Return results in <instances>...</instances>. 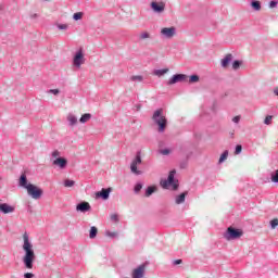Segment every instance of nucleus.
<instances>
[{
    "label": "nucleus",
    "instance_id": "1",
    "mask_svg": "<svg viewBox=\"0 0 278 278\" xmlns=\"http://www.w3.org/2000/svg\"><path fill=\"white\" fill-rule=\"evenodd\" d=\"M24 243L22 249L24 251V255L22 257V262L28 270L34 268V262H36V252L34 251V244L29 241V235L24 232L23 235Z\"/></svg>",
    "mask_w": 278,
    "mask_h": 278
},
{
    "label": "nucleus",
    "instance_id": "2",
    "mask_svg": "<svg viewBox=\"0 0 278 278\" xmlns=\"http://www.w3.org/2000/svg\"><path fill=\"white\" fill-rule=\"evenodd\" d=\"M163 112V109H157L152 115V121L153 123H155V125L159 126L160 134H164V131L166 130V125H168V119H166V116L162 115Z\"/></svg>",
    "mask_w": 278,
    "mask_h": 278
},
{
    "label": "nucleus",
    "instance_id": "3",
    "mask_svg": "<svg viewBox=\"0 0 278 278\" xmlns=\"http://www.w3.org/2000/svg\"><path fill=\"white\" fill-rule=\"evenodd\" d=\"M242 236H244V231H242V229H238L231 226L228 227L227 230L224 232V238L228 242L231 240H238L242 238Z\"/></svg>",
    "mask_w": 278,
    "mask_h": 278
},
{
    "label": "nucleus",
    "instance_id": "4",
    "mask_svg": "<svg viewBox=\"0 0 278 278\" xmlns=\"http://www.w3.org/2000/svg\"><path fill=\"white\" fill-rule=\"evenodd\" d=\"M176 170L173 169L169 172L167 179L161 180V186L165 190L168 189V186H173V190H177L179 188V181L175 180Z\"/></svg>",
    "mask_w": 278,
    "mask_h": 278
},
{
    "label": "nucleus",
    "instance_id": "5",
    "mask_svg": "<svg viewBox=\"0 0 278 278\" xmlns=\"http://www.w3.org/2000/svg\"><path fill=\"white\" fill-rule=\"evenodd\" d=\"M138 164H142V152L138 151L135 159L130 164V170L134 175H142V172L138 169Z\"/></svg>",
    "mask_w": 278,
    "mask_h": 278
},
{
    "label": "nucleus",
    "instance_id": "6",
    "mask_svg": "<svg viewBox=\"0 0 278 278\" xmlns=\"http://www.w3.org/2000/svg\"><path fill=\"white\" fill-rule=\"evenodd\" d=\"M85 62L86 58L84 56V49L80 48L74 55L73 65L76 68H81V64H84Z\"/></svg>",
    "mask_w": 278,
    "mask_h": 278
},
{
    "label": "nucleus",
    "instance_id": "7",
    "mask_svg": "<svg viewBox=\"0 0 278 278\" xmlns=\"http://www.w3.org/2000/svg\"><path fill=\"white\" fill-rule=\"evenodd\" d=\"M26 190H27L28 195L31 197V199H35V200L40 199L42 197V193H43L42 189H40V188H38V187H36L35 185H31V184L28 185V189H26Z\"/></svg>",
    "mask_w": 278,
    "mask_h": 278
},
{
    "label": "nucleus",
    "instance_id": "8",
    "mask_svg": "<svg viewBox=\"0 0 278 278\" xmlns=\"http://www.w3.org/2000/svg\"><path fill=\"white\" fill-rule=\"evenodd\" d=\"M161 34L164 36V38L170 39L177 34V28H175V26L164 27L161 29Z\"/></svg>",
    "mask_w": 278,
    "mask_h": 278
},
{
    "label": "nucleus",
    "instance_id": "9",
    "mask_svg": "<svg viewBox=\"0 0 278 278\" xmlns=\"http://www.w3.org/2000/svg\"><path fill=\"white\" fill-rule=\"evenodd\" d=\"M150 8L156 14H162V12H164V10L166 9V4L164 2H155V1H153V2H151Z\"/></svg>",
    "mask_w": 278,
    "mask_h": 278
},
{
    "label": "nucleus",
    "instance_id": "10",
    "mask_svg": "<svg viewBox=\"0 0 278 278\" xmlns=\"http://www.w3.org/2000/svg\"><path fill=\"white\" fill-rule=\"evenodd\" d=\"M110 192H112V187L102 188L101 191L96 192L97 199H102L103 201H108L110 199Z\"/></svg>",
    "mask_w": 278,
    "mask_h": 278
},
{
    "label": "nucleus",
    "instance_id": "11",
    "mask_svg": "<svg viewBox=\"0 0 278 278\" xmlns=\"http://www.w3.org/2000/svg\"><path fill=\"white\" fill-rule=\"evenodd\" d=\"M188 79V75L186 74H176L172 76V78L168 80V86H173L174 84H179V81H186Z\"/></svg>",
    "mask_w": 278,
    "mask_h": 278
},
{
    "label": "nucleus",
    "instance_id": "12",
    "mask_svg": "<svg viewBox=\"0 0 278 278\" xmlns=\"http://www.w3.org/2000/svg\"><path fill=\"white\" fill-rule=\"evenodd\" d=\"M144 270H147V264H141L132 270V278H143Z\"/></svg>",
    "mask_w": 278,
    "mask_h": 278
},
{
    "label": "nucleus",
    "instance_id": "13",
    "mask_svg": "<svg viewBox=\"0 0 278 278\" xmlns=\"http://www.w3.org/2000/svg\"><path fill=\"white\" fill-rule=\"evenodd\" d=\"M52 165L59 166L61 168V170H64V168H66V166H68V160H66L64 157H56V159L52 160Z\"/></svg>",
    "mask_w": 278,
    "mask_h": 278
},
{
    "label": "nucleus",
    "instance_id": "14",
    "mask_svg": "<svg viewBox=\"0 0 278 278\" xmlns=\"http://www.w3.org/2000/svg\"><path fill=\"white\" fill-rule=\"evenodd\" d=\"M92 210V206H90V203L83 201L76 205V212H81L83 214H86V212H90Z\"/></svg>",
    "mask_w": 278,
    "mask_h": 278
},
{
    "label": "nucleus",
    "instance_id": "15",
    "mask_svg": "<svg viewBox=\"0 0 278 278\" xmlns=\"http://www.w3.org/2000/svg\"><path fill=\"white\" fill-rule=\"evenodd\" d=\"M14 206L8 203H0V212L1 214H12L14 212Z\"/></svg>",
    "mask_w": 278,
    "mask_h": 278
},
{
    "label": "nucleus",
    "instance_id": "16",
    "mask_svg": "<svg viewBox=\"0 0 278 278\" xmlns=\"http://www.w3.org/2000/svg\"><path fill=\"white\" fill-rule=\"evenodd\" d=\"M231 60H233V54L231 53L226 54V56L222 59V68H227L231 63Z\"/></svg>",
    "mask_w": 278,
    "mask_h": 278
},
{
    "label": "nucleus",
    "instance_id": "17",
    "mask_svg": "<svg viewBox=\"0 0 278 278\" xmlns=\"http://www.w3.org/2000/svg\"><path fill=\"white\" fill-rule=\"evenodd\" d=\"M186 197H188V191H185L177 195L175 199L176 205H181V203H186Z\"/></svg>",
    "mask_w": 278,
    "mask_h": 278
},
{
    "label": "nucleus",
    "instance_id": "18",
    "mask_svg": "<svg viewBox=\"0 0 278 278\" xmlns=\"http://www.w3.org/2000/svg\"><path fill=\"white\" fill-rule=\"evenodd\" d=\"M20 186L26 190L29 188V184H27V176L25 174H22L20 177Z\"/></svg>",
    "mask_w": 278,
    "mask_h": 278
},
{
    "label": "nucleus",
    "instance_id": "19",
    "mask_svg": "<svg viewBox=\"0 0 278 278\" xmlns=\"http://www.w3.org/2000/svg\"><path fill=\"white\" fill-rule=\"evenodd\" d=\"M250 5L255 12H260V10H262V2H260L258 0H251Z\"/></svg>",
    "mask_w": 278,
    "mask_h": 278
},
{
    "label": "nucleus",
    "instance_id": "20",
    "mask_svg": "<svg viewBox=\"0 0 278 278\" xmlns=\"http://www.w3.org/2000/svg\"><path fill=\"white\" fill-rule=\"evenodd\" d=\"M168 68H163V70H154L152 75H155L156 77H164L166 73H168Z\"/></svg>",
    "mask_w": 278,
    "mask_h": 278
},
{
    "label": "nucleus",
    "instance_id": "21",
    "mask_svg": "<svg viewBox=\"0 0 278 278\" xmlns=\"http://www.w3.org/2000/svg\"><path fill=\"white\" fill-rule=\"evenodd\" d=\"M97 233H99V229L96 226H92L89 230V238L94 240V238H97Z\"/></svg>",
    "mask_w": 278,
    "mask_h": 278
},
{
    "label": "nucleus",
    "instance_id": "22",
    "mask_svg": "<svg viewBox=\"0 0 278 278\" xmlns=\"http://www.w3.org/2000/svg\"><path fill=\"white\" fill-rule=\"evenodd\" d=\"M92 118V114L90 113H85L81 115V117L79 118V123H88V121H90Z\"/></svg>",
    "mask_w": 278,
    "mask_h": 278
},
{
    "label": "nucleus",
    "instance_id": "23",
    "mask_svg": "<svg viewBox=\"0 0 278 278\" xmlns=\"http://www.w3.org/2000/svg\"><path fill=\"white\" fill-rule=\"evenodd\" d=\"M67 121L71 127H74V125H77V117L75 115H68Z\"/></svg>",
    "mask_w": 278,
    "mask_h": 278
},
{
    "label": "nucleus",
    "instance_id": "24",
    "mask_svg": "<svg viewBox=\"0 0 278 278\" xmlns=\"http://www.w3.org/2000/svg\"><path fill=\"white\" fill-rule=\"evenodd\" d=\"M227 157H229V151L226 150L222 153V155L219 156L218 160V164H223V162H225V160H227Z\"/></svg>",
    "mask_w": 278,
    "mask_h": 278
},
{
    "label": "nucleus",
    "instance_id": "25",
    "mask_svg": "<svg viewBox=\"0 0 278 278\" xmlns=\"http://www.w3.org/2000/svg\"><path fill=\"white\" fill-rule=\"evenodd\" d=\"M143 186L144 185L142 182H137L134 187L135 194H140V190H142Z\"/></svg>",
    "mask_w": 278,
    "mask_h": 278
},
{
    "label": "nucleus",
    "instance_id": "26",
    "mask_svg": "<svg viewBox=\"0 0 278 278\" xmlns=\"http://www.w3.org/2000/svg\"><path fill=\"white\" fill-rule=\"evenodd\" d=\"M155 190H157L156 187L150 186L146 189V197H151V194H153V192H155Z\"/></svg>",
    "mask_w": 278,
    "mask_h": 278
},
{
    "label": "nucleus",
    "instance_id": "27",
    "mask_svg": "<svg viewBox=\"0 0 278 278\" xmlns=\"http://www.w3.org/2000/svg\"><path fill=\"white\" fill-rule=\"evenodd\" d=\"M270 180L273 181V184H278V169L271 173Z\"/></svg>",
    "mask_w": 278,
    "mask_h": 278
},
{
    "label": "nucleus",
    "instance_id": "28",
    "mask_svg": "<svg viewBox=\"0 0 278 278\" xmlns=\"http://www.w3.org/2000/svg\"><path fill=\"white\" fill-rule=\"evenodd\" d=\"M241 64H242V61H240V60L233 61L232 62V70L238 71V68H240Z\"/></svg>",
    "mask_w": 278,
    "mask_h": 278
},
{
    "label": "nucleus",
    "instance_id": "29",
    "mask_svg": "<svg viewBox=\"0 0 278 278\" xmlns=\"http://www.w3.org/2000/svg\"><path fill=\"white\" fill-rule=\"evenodd\" d=\"M73 186H75V181L71 180V179H65L64 180V187L65 188H73Z\"/></svg>",
    "mask_w": 278,
    "mask_h": 278
},
{
    "label": "nucleus",
    "instance_id": "30",
    "mask_svg": "<svg viewBox=\"0 0 278 278\" xmlns=\"http://www.w3.org/2000/svg\"><path fill=\"white\" fill-rule=\"evenodd\" d=\"M270 229H277L278 227V218H274L269 222Z\"/></svg>",
    "mask_w": 278,
    "mask_h": 278
},
{
    "label": "nucleus",
    "instance_id": "31",
    "mask_svg": "<svg viewBox=\"0 0 278 278\" xmlns=\"http://www.w3.org/2000/svg\"><path fill=\"white\" fill-rule=\"evenodd\" d=\"M83 16H84L83 12H77V13H74L73 20L74 21H81Z\"/></svg>",
    "mask_w": 278,
    "mask_h": 278
},
{
    "label": "nucleus",
    "instance_id": "32",
    "mask_svg": "<svg viewBox=\"0 0 278 278\" xmlns=\"http://www.w3.org/2000/svg\"><path fill=\"white\" fill-rule=\"evenodd\" d=\"M189 81L190 84H197V81H199V75L193 74L189 77Z\"/></svg>",
    "mask_w": 278,
    "mask_h": 278
},
{
    "label": "nucleus",
    "instance_id": "33",
    "mask_svg": "<svg viewBox=\"0 0 278 278\" xmlns=\"http://www.w3.org/2000/svg\"><path fill=\"white\" fill-rule=\"evenodd\" d=\"M144 77L140 76V75H137V76H131L130 77V81H143Z\"/></svg>",
    "mask_w": 278,
    "mask_h": 278
},
{
    "label": "nucleus",
    "instance_id": "34",
    "mask_svg": "<svg viewBox=\"0 0 278 278\" xmlns=\"http://www.w3.org/2000/svg\"><path fill=\"white\" fill-rule=\"evenodd\" d=\"M140 40H147V38H151V35L147 31L141 33L139 36Z\"/></svg>",
    "mask_w": 278,
    "mask_h": 278
},
{
    "label": "nucleus",
    "instance_id": "35",
    "mask_svg": "<svg viewBox=\"0 0 278 278\" xmlns=\"http://www.w3.org/2000/svg\"><path fill=\"white\" fill-rule=\"evenodd\" d=\"M240 153H242V146L237 144L235 148V155H240Z\"/></svg>",
    "mask_w": 278,
    "mask_h": 278
},
{
    "label": "nucleus",
    "instance_id": "36",
    "mask_svg": "<svg viewBox=\"0 0 278 278\" xmlns=\"http://www.w3.org/2000/svg\"><path fill=\"white\" fill-rule=\"evenodd\" d=\"M271 121H273V115H267L264 119V124L265 125H270Z\"/></svg>",
    "mask_w": 278,
    "mask_h": 278
},
{
    "label": "nucleus",
    "instance_id": "37",
    "mask_svg": "<svg viewBox=\"0 0 278 278\" xmlns=\"http://www.w3.org/2000/svg\"><path fill=\"white\" fill-rule=\"evenodd\" d=\"M60 155H61V153H60L58 150H54V151L51 153V157H52V159H55V160H58V157H61Z\"/></svg>",
    "mask_w": 278,
    "mask_h": 278
},
{
    "label": "nucleus",
    "instance_id": "38",
    "mask_svg": "<svg viewBox=\"0 0 278 278\" xmlns=\"http://www.w3.org/2000/svg\"><path fill=\"white\" fill-rule=\"evenodd\" d=\"M56 27L58 29L66 30L68 29V24H58Z\"/></svg>",
    "mask_w": 278,
    "mask_h": 278
},
{
    "label": "nucleus",
    "instance_id": "39",
    "mask_svg": "<svg viewBox=\"0 0 278 278\" xmlns=\"http://www.w3.org/2000/svg\"><path fill=\"white\" fill-rule=\"evenodd\" d=\"M161 155H170V150L169 149H163L160 150Z\"/></svg>",
    "mask_w": 278,
    "mask_h": 278
},
{
    "label": "nucleus",
    "instance_id": "40",
    "mask_svg": "<svg viewBox=\"0 0 278 278\" xmlns=\"http://www.w3.org/2000/svg\"><path fill=\"white\" fill-rule=\"evenodd\" d=\"M179 264H184V260L178 258V260H174V261H173V265H174V266H179Z\"/></svg>",
    "mask_w": 278,
    "mask_h": 278
},
{
    "label": "nucleus",
    "instance_id": "41",
    "mask_svg": "<svg viewBox=\"0 0 278 278\" xmlns=\"http://www.w3.org/2000/svg\"><path fill=\"white\" fill-rule=\"evenodd\" d=\"M48 92H49V94L58 96V94H60V89H50Z\"/></svg>",
    "mask_w": 278,
    "mask_h": 278
},
{
    "label": "nucleus",
    "instance_id": "42",
    "mask_svg": "<svg viewBox=\"0 0 278 278\" xmlns=\"http://www.w3.org/2000/svg\"><path fill=\"white\" fill-rule=\"evenodd\" d=\"M111 220H112L113 223H118V214H112V215H111Z\"/></svg>",
    "mask_w": 278,
    "mask_h": 278
},
{
    "label": "nucleus",
    "instance_id": "43",
    "mask_svg": "<svg viewBox=\"0 0 278 278\" xmlns=\"http://www.w3.org/2000/svg\"><path fill=\"white\" fill-rule=\"evenodd\" d=\"M277 1L273 0L269 2V8L273 9V8H277Z\"/></svg>",
    "mask_w": 278,
    "mask_h": 278
},
{
    "label": "nucleus",
    "instance_id": "44",
    "mask_svg": "<svg viewBox=\"0 0 278 278\" xmlns=\"http://www.w3.org/2000/svg\"><path fill=\"white\" fill-rule=\"evenodd\" d=\"M232 123H236V125H238V123H240V115H237L232 118Z\"/></svg>",
    "mask_w": 278,
    "mask_h": 278
},
{
    "label": "nucleus",
    "instance_id": "45",
    "mask_svg": "<svg viewBox=\"0 0 278 278\" xmlns=\"http://www.w3.org/2000/svg\"><path fill=\"white\" fill-rule=\"evenodd\" d=\"M106 236L109 237V238H116V232H111V231H108L106 232Z\"/></svg>",
    "mask_w": 278,
    "mask_h": 278
},
{
    "label": "nucleus",
    "instance_id": "46",
    "mask_svg": "<svg viewBox=\"0 0 278 278\" xmlns=\"http://www.w3.org/2000/svg\"><path fill=\"white\" fill-rule=\"evenodd\" d=\"M24 278H34V274L26 273V274H24Z\"/></svg>",
    "mask_w": 278,
    "mask_h": 278
},
{
    "label": "nucleus",
    "instance_id": "47",
    "mask_svg": "<svg viewBox=\"0 0 278 278\" xmlns=\"http://www.w3.org/2000/svg\"><path fill=\"white\" fill-rule=\"evenodd\" d=\"M30 18H38V14H33V15H30Z\"/></svg>",
    "mask_w": 278,
    "mask_h": 278
},
{
    "label": "nucleus",
    "instance_id": "48",
    "mask_svg": "<svg viewBox=\"0 0 278 278\" xmlns=\"http://www.w3.org/2000/svg\"><path fill=\"white\" fill-rule=\"evenodd\" d=\"M186 166H187L186 163L180 164V168H186Z\"/></svg>",
    "mask_w": 278,
    "mask_h": 278
},
{
    "label": "nucleus",
    "instance_id": "49",
    "mask_svg": "<svg viewBox=\"0 0 278 278\" xmlns=\"http://www.w3.org/2000/svg\"><path fill=\"white\" fill-rule=\"evenodd\" d=\"M274 94H276V97H278V89L274 90Z\"/></svg>",
    "mask_w": 278,
    "mask_h": 278
}]
</instances>
